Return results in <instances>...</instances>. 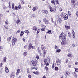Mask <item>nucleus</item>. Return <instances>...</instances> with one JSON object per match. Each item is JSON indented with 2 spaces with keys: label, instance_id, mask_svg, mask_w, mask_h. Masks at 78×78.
Returning a JSON list of instances; mask_svg holds the SVG:
<instances>
[{
  "label": "nucleus",
  "instance_id": "18",
  "mask_svg": "<svg viewBox=\"0 0 78 78\" xmlns=\"http://www.w3.org/2000/svg\"><path fill=\"white\" fill-rule=\"evenodd\" d=\"M72 33L73 34V38H75V32H74L73 30L72 31Z\"/></svg>",
  "mask_w": 78,
  "mask_h": 78
},
{
  "label": "nucleus",
  "instance_id": "54",
  "mask_svg": "<svg viewBox=\"0 0 78 78\" xmlns=\"http://www.w3.org/2000/svg\"><path fill=\"white\" fill-rule=\"evenodd\" d=\"M55 68V65L54 63H53L52 66V69H54Z\"/></svg>",
  "mask_w": 78,
  "mask_h": 78
},
{
  "label": "nucleus",
  "instance_id": "48",
  "mask_svg": "<svg viewBox=\"0 0 78 78\" xmlns=\"http://www.w3.org/2000/svg\"><path fill=\"white\" fill-rule=\"evenodd\" d=\"M31 16L32 17H33V18H34L35 17H36V15L34 14H33Z\"/></svg>",
  "mask_w": 78,
  "mask_h": 78
},
{
  "label": "nucleus",
  "instance_id": "59",
  "mask_svg": "<svg viewBox=\"0 0 78 78\" xmlns=\"http://www.w3.org/2000/svg\"><path fill=\"white\" fill-rule=\"evenodd\" d=\"M59 10L60 11H62V9L61 8H59Z\"/></svg>",
  "mask_w": 78,
  "mask_h": 78
},
{
  "label": "nucleus",
  "instance_id": "41",
  "mask_svg": "<svg viewBox=\"0 0 78 78\" xmlns=\"http://www.w3.org/2000/svg\"><path fill=\"white\" fill-rule=\"evenodd\" d=\"M46 70V71H47L48 70V67L47 66H45L44 68Z\"/></svg>",
  "mask_w": 78,
  "mask_h": 78
},
{
  "label": "nucleus",
  "instance_id": "27",
  "mask_svg": "<svg viewBox=\"0 0 78 78\" xmlns=\"http://www.w3.org/2000/svg\"><path fill=\"white\" fill-rule=\"evenodd\" d=\"M12 9H13V10H15V8H14V3L12 4Z\"/></svg>",
  "mask_w": 78,
  "mask_h": 78
},
{
  "label": "nucleus",
  "instance_id": "13",
  "mask_svg": "<svg viewBox=\"0 0 78 78\" xmlns=\"http://www.w3.org/2000/svg\"><path fill=\"white\" fill-rule=\"evenodd\" d=\"M37 51L40 55H42V53H41V51L40 50L39 47H38L37 48Z\"/></svg>",
  "mask_w": 78,
  "mask_h": 78
},
{
  "label": "nucleus",
  "instance_id": "19",
  "mask_svg": "<svg viewBox=\"0 0 78 78\" xmlns=\"http://www.w3.org/2000/svg\"><path fill=\"white\" fill-rule=\"evenodd\" d=\"M48 33L49 34H52V31L49 30L48 31L46 32V34Z\"/></svg>",
  "mask_w": 78,
  "mask_h": 78
},
{
  "label": "nucleus",
  "instance_id": "2",
  "mask_svg": "<svg viewBox=\"0 0 78 78\" xmlns=\"http://www.w3.org/2000/svg\"><path fill=\"white\" fill-rule=\"evenodd\" d=\"M32 65L34 67H35L36 65H37V62L38 61L37 60H34V61L32 60L31 61Z\"/></svg>",
  "mask_w": 78,
  "mask_h": 78
},
{
  "label": "nucleus",
  "instance_id": "35",
  "mask_svg": "<svg viewBox=\"0 0 78 78\" xmlns=\"http://www.w3.org/2000/svg\"><path fill=\"white\" fill-rule=\"evenodd\" d=\"M18 8L20 9H22V7L21 5H20V4H19Z\"/></svg>",
  "mask_w": 78,
  "mask_h": 78
},
{
  "label": "nucleus",
  "instance_id": "9",
  "mask_svg": "<svg viewBox=\"0 0 78 78\" xmlns=\"http://www.w3.org/2000/svg\"><path fill=\"white\" fill-rule=\"evenodd\" d=\"M37 9H38V7L37 6H34L33 7L32 10L34 11H35L37 10Z\"/></svg>",
  "mask_w": 78,
  "mask_h": 78
},
{
  "label": "nucleus",
  "instance_id": "52",
  "mask_svg": "<svg viewBox=\"0 0 78 78\" xmlns=\"http://www.w3.org/2000/svg\"><path fill=\"white\" fill-rule=\"evenodd\" d=\"M59 2H58V0H56V4H59Z\"/></svg>",
  "mask_w": 78,
  "mask_h": 78
},
{
  "label": "nucleus",
  "instance_id": "34",
  "mask_svg": "<svg viewBox=\"0 0 78 78\" xmlns=\"http://www.w3.org/2000/svg\"><path fill=\"white\" fill-rule=\"evenodd\" d=\"M51 3L52 4H54V5H56V3H55V1H54V0H52L51 1Z\"/></svg>",
  "mask_w": 78,
  "mask_h": 78
},
{
  "label": "nucleus",
  "instance_id": "7",
  "mask_svg": "<svg viewBox=\"0 0 78 78\" xmlns=\"http://www.w3.org/2000/svg\"><path fill=\"white\" fill-rule=\"evenodd\" d=\"M64 34V33L62 32L60 34V35L59 36V38L60 39H64V35L62 36V35Z\"/></svg>",
  "mask_w": 78,
  "mask_h": 78
},
{
  "label": "nucleus",
  "instance_id": "5",
  "mask_svg": "<svg viewBox=\"0 0 78 78\" xmlns=\"http://www.w3.org/2000/svg\"><path fill=\"white\" fill-rule=\"evenodd\" d=\"M43 22L46 25H47L48 24H50V22L48 21V20H47L46 18H44L43 19Z\"/></svg>",
  "mask_w": 78,
  "mask_h": 78
},
{
  "label": "nucleus",
  "instance_id": "58",
  "mask_svg": "<svg viewBox=\"0 0 78 78\" xmlns=\"http://www.w3.org/2000/svg\"><path fill=\"white\" fill-rule=\"evenodd\" d=\"M5 24H6V25H8V21H6L5 22Z\"/></svg>",
  "mask_w": 78,
  "mask_h": 78
},
{
  "label": "nucleus",
  "instance_id": "12",
  "mask_svg": "<svg viewBox=\"0 0 78 78\" xmlns=\"http://www.w3.org/2000/svg\"><path fill=\"white\" fill-rule=\"evenodd\" d=\"M67 56L68 58H72L73 56V55H72V54L71 53H68L67 55Z\"/></svg>",
  "mask_w": 78,
  "mask_h": 78
},
{
  "label": "nucleus",
  "instance_id": "50",
  "mask_svg": "<svg viewBox=\"0 0 78 78\" xmlns=\"http://www.w3.org/2000/svg\"><path fill=\"white\" fill-rule=\"evenodd\" d=\"M58 70V67H55V70L57 71Z\"/></svg>",
  "mask_w": 78,
  "mask_h": 78
},
{
  "label": "nucleus",
  "instance_id": "30",
  "mask_svg": "<svg viewBox=\"0 0 78 78\" xmlns=\"http://www.w3.org/2000/svg\"><path fill=\"white\" fill-rule=\"evenodd\" d=\"M47 59H48V62H50V57H47Z\"/></svg>",
  "mask_w": 78,
  "mask_h": 78
},
{
  "label": "nucleus",
  "instance_id": "6",
  "mask_svg": "<svg viewBox=\"0 0 78 78\" xmlns=\"http://www.w3.org/2000/svg\"><path fill=\"white\" fill-rule=\"evenodd\" d=\"M71 5L72 6H75V0H71Z\"/></svg>",
  "mask_w": 78,
  "mask_h": 78
},
{
  "label": "nucleus",
  "instance_id": "62",
  "mask_svg": "<svg viewBox=\"0 0 78 78\" xmlns=\"http://www.w3.org/2000/svg\"><path fill=\"white\" fill-rule=\"evenodd\" d=\"M32 48H33V49H35V46H32Z\"/></svg>",
  "mask_w": 78,
  "mask_h": 78
},
{
  "label": "nucleus",
  "instance_id": "36",
  "mask_svg": "<svg viewBox=\"0 0 78 78\" xmlns=\"http://www.w3.org/2000/svg\"><path fill=\"white\" fill-rule=\"evenodd\" d=\"M20 20H17L16 21V23L17 24H18L20 22Z\"/></svg>",
  "mask_w": 78,
  "mask_h": 78
},
{
  "label": "nucleus",
  "instance_id": "4",
  "mask_svg": "<svg viewBox=\"0 0 78 78\" xmlns=\"http://www.w3.org/2000/svg\"><path fill=\"white\" fill-rule=\"evenodd\" d=\"M17 41V38H12V44L13 46H14L15 45V42H16Z\"/></svg>",
  "mask_w": 78,
  "mask_h": 78
},
{
  "label": "nucleus",
  "instance_id": "61",
  "mask_svg": "<svg viewBox=\"0 0 78 78\" xmlns=\"http://www.w3.org/2000/svg\"><path fill=\"white\" fill-rule=\"evenodd\" d=\"M39 31H40V30H39L38 29L37 32V34H38L39 33Z\"/></svg>",
  "mask_w": 78,
  "mask_h": 78
},
{
  "label": "nucleus",
  "instance_id": "46",
  "mask_svg": "<svg viewBox=\"0 0 78 78\" xmlns=\"http://www.w3.org/2000/svg\"><path fill=\"white\" fill-rule=\"evenodd\" d=\"M11 39V37H10L7 39V41H10Z\"/></svg>",
  "mask_w": 78,
  "mask_h": 78
},
{
  "label": "nucleus",
  "instance_id": "23",
  "mask_svg": "<svg viewBox=\"0 0 78 78\" xmlns=\"http://www.w3.org/2000/svg\"><path fill=\"white\" fill-rule=\"evenodd\" d=\"M19 73H20V69H17V71L16 73V75H18Z\"/></svg>",
  "mask_w": 78,
  "mask_h": 78
},
{
  "label": "nucleus",
  "instance_id": "63",
  "mask_svg": "<svg viewBox=\"0 0 78 78\" xmlns=\"http://www.w3.org/2000/svg\"><path fill=\"white\" fill-rule=\"evenodd\" d=\"M38 22L39 24H41V20H38Z\"/></svg>",
  "mask_w": 78,
  "mask_h": 78
},
{
  "label": "nucleus",
  "instance_id": "53",
  "mask_svg": "<svg viewBox=\"0 0 78 78\" xmlns=\"http://www.w3.org/2000/svg\"><path fill=\"white\" fill-rule=\"evenodd\" d=\"M6 7L4 5L3 7V9H6Z\"/></svg>",
  "mask_w": 78,
  "mask_h": 78
},
{
  "label": "nucleus",
  "instance_id": "21",
  "mask_svg": "<svg viewBox=\"0 0 78 78\" xmlns=\"http://www.w3.org/2000/svg\"><path fill=\"white\" fill-rule=\"evenodd\" d=\"M32 47V44H31V43H30L29 45L28 50H30L31 48Z\"/></svg>",
  "mask_w": 78,
  "mask_h": 78
},
{
  "label": "nucleus",
  "instance_id": "45",
  "mask_svg": "<svg viewBox=\"0 0 78 78\" xmlns=\"http://www.w3.org/2000/svg\"><path fill=\"white\" fill-rule=\"evenodd\" d=\"M2 50H3V47L0 46V51H2Z\"/></svg>",
  "mask_w": 78,
  "mask_h": 78
},
{
  "label": "nucleus",
  "instance_id": "15",
  "mask_svg": "<svg viewBox=\"0 0 78 78\" xmlns=\"http://www.w3.org/2000/svg\"><path fill=\"white\" fill-rule=\"evenodd\" d=\"M14 77H15V74H14V73H12L10 75V78H14Z\"/></svg>",
  "mask_w": 78,
  "mask_h": 78
},
{
  "label": "nucleus",
  "instance_id": "44",
  "mask_svg": "<svg viewBox=\"0 0 78 78\" xmlns=\"http://www.w3.org/2000/svg\"><path fill=\"white\" fill-rule=\"evenodd\" d=\"M59 47H58L57 46L55 45V48L56 50H57V49H58Z\"/></svg>",
  "mask_w": 78,
  "mask_h": 78
},
{
  "label": "nucleus",
  "instance_id": "32",
  "mask_svg": "<svg viewBox=\"0 0 78 78\" xmlns=\"http://www.w3.org/2000/svg\"><path fill=\"white\" fill-rule=\"evenodd\" d=\"M24 33H27L28 35V34L29 33V31L27 30H25L24 31Z\"/></svg>",
  "mask_w": 78,
  "mask_h": 78
},
{
  "label": "nucleus",
  "instance_id": "28",
  "mask_svg": "<svg viewBox=\"0 0 78 78\" xmlns=\"http://www.w3.org/2000/svg\"><path fill=\"white\" fill-rule=\"evenodd\" d=\"M3 61L4 62H6V57H5L3 59Z\"/></svg>",
  "mask_w": 78,
  "mask_h": 78
},
{
  "label": "nucleus",
  "instance_id": "42",
  "mask_svg": "<svg viewBox=\"0 0 78 78\" xmlns=\"http://www.w3.org/2000/svg\"><path fill=\"white\" fill-rule=\"evenodd\" d=\"M46 63H47V59H44V64H46Z\"/></svg>",
  "mask_w": 78,
  "mask_h": 78
},
{
  "label": "nucleus",
  "instance_id": "29",
  "mask_svg": "<svg viewBox=\"0 0 78 78\" xmlns=\"http://www.w3.org/2000/svg\"><path fill=\"white\" fill-rule=\"evenodd\" d=\"M24 34V32L23 31H21V34H20V36H21V37H22V36Z\"/></svg>",
  "mask_w": 78,
  "mask_h": 78
},
{
  "label": "nucleus",
  "instance_id": "31",
  "mask_svg": "<svg viewBox=\"0 0 78 78\" xmlns=\"http://www.w3.org/2000/svg\"><path fill=\"white\" fill-rule=\"evenodd\" d=\"M21 4H22V5H24V4H25V1L23 0H21L20 1Z\"/></svg>",
  "mask_w": 78,
  "mask_h": 78
},
{
  "label": "nucleus",
  "instance_id": "47",
  "mask_svg": "<svg viewBox=\"0 0 78 78\" xmlns=\"http://www.w3.org/2000/svg\"><path fill=\"white\" fill-rule=\"evenodd\" d=\"M76 17H78V11H76Z\"/></svg>",
  "mask_w": 78,
  "mask_h": 78
},
{
  "label": "nucleus",
  "instance_id": "20",
  "mask_svg": "<svg viewBox=\"0 0 78 78\" xmlns=\"http://www.w3.org/2000/svg\"><path fill=\"white\" fill-rule=\"evenodd\" d=\"M62 22V20H61V18L59 19L57 21V22L58 23H61Z\"/></svg>",
  "mask_w": 78,
  "mask_h": 78
},
{
  "label": "nucleus",
  "instance_id": "33",
  "mask_svg": "<svg viewBox=\"0 0 78 78\" xmlns=\"http://www.w3.org/2000/svg\"><path fill=\"white\" fill-rule=\"evenodd\" d=\"M28 54V53L27 52H25L23 53V56H27V54Z\"/></svg>",
  "mask_w": 78,
  "mask_h": 78
},
{
  "label": "nucleus",
  "instance_id": "8",
  "mask_svg": "<svg viewBox=\"0 0 78 78\" xmlns=\"http://www.w3.org/2000/svg\"><path fill=\"white\" fill-rule=\"evenodd\" d=\"M65 74L66 76V77L67 78V75H69L70 74V72L69 71H66L65 72Z\"/></svg>",
  "mask_w": 78,
  "mask_h": 78
},
{
  "label": "nucleus",
  "instance_id": "64",
  "mask_svg": "<svg viewBox=\"0 0 78 78\" xmlns=\"http://www.w3.org/2000/svg\"><path fill=\"white\" fill-rule=\"evenodd\" d=\"M46 77H47V76H46L44 75L43 76L42 78H46Z\"/></svg>",
  "mask_w": 78,
  "mask_h": 78
},
{
  "label": "nucleus",
  "instance_id": "51",
  "mask_svg": "<svg viewBox=\"0 0 78 78\" xmlns=\"http://www.w3.org/2000/svg\"><path fill=\"white\" fill-rule=\"evenodd\" d=\"M29 69V68L27 69V71L28 73H30V70Z\"/></svg>",
  "mask_w": 78,
  "mask_h": 78
},
{
  "label": "nucleus",
  "instance_id": "3",
  "mask_svg": "<svg viewBox=\"0 0 78 78\" xmlns=\"http://www.w3.org/2000/svg\"><path fill=\"white\" fill-rule=\"evenodd\" d=\"M61 61L60 59H58L56 60V64L57 65L58 67H61Z\"/></svg>",
  "mask_w": 78,
  "mask_h": 78
},
{
  "label": "nucleus",
  "instance_id": "60",
  "mask_svg": "<svg viewBox=\"0 0 78 78\" xmlns=\"http://www.w3.org/2000/svg\"><path fill=\"white\" fill-rule=\"evenodd\" d=\"M72 46L73 47H75V45L74 44H72Z\"/></svg>",
  "mask_w": 78,
  "mask_h": 78
},
{
  "label": "nucleus",
  "instance_id": "17",
  "mask_svg": "<svg viewBox=\"0 0 78 78\" xmlns=\"http://www.w3.org/2000/svg\"><path fill=\"white\" fill-rule=\"evenodd\" d=\"M5 72L6 73H8V72H9V69H8V68L7 66H5Z\"/></svg>",
  "mask_w": 78,
  "mask_h": 78
},
{
  "label": "nucleus",
  "instance_id": "24",
  "mask_svg": "<svg viewBox=\"0 0 78 78\" xmlns=\"http://www.w3.org/2000/svg\"><path fill=\"white\" fill-rule=\"evenodd\" d=\"M49 8L50 9V11L51 12H53V8L51 7L50 5L49 6Z\"/></svg>",
  "mask_w": 78,
  "mask_h": 78
},
{
  "label": "nucleus",
  "instance_id": "11",
  "mask_svg": "<svg viewBox=\"0 0 78 78\" xmlns=\"http://www.w3.org/2000/svg\"><path fill=\"white\" fill-rule=\"evenodd\" d=\"M63 18L64 20H67L68 19V15H67V14L66 15V14H65V15H64Z\"/></svg>",
  "mask_w": 78,
  "mask_h": 78
},
{
  "label": "nucleus",
  "instance_id": "55",
  "mask_svg": "<svg viewBox=\"0 0 78 78\" xmlns=\"http://www.w3.org/2000/svg\"><path fill=\"white\" fill-rule=\"evenodd\" d=\"M75 72H78V68H76L75 69Z\"/></svg>",
  "mask_w": 78,
  "mask_h": 78
},
{
  "label": "nucleus",
  "instance_id": "26",
  "mask_svg": "<svg viewBox=\"0 0 78 78\" xmlns=\"http://www.w3.org/2000/svg\"><path fill=\"white\" fill-rule=\"evenodd\" d=\"M33 73H34V74H35V75H37L39 74V72H38V71L34 72Z\"/></svg>",
  "mask_w": 78,
  "mask_h": 78
},
{
  "label": "nucleus",
  "instance_id": "43",
  "mask_svg": "<svg viewBox=\"0 0 78 78\" xmlns=\"http://www.w3.org/2000/svg\"><path fill=\"white\" fill-rule=\"evenodd\" d=\"M68 13L69 16H71V14H72V13H71V12H70V11H69Z\"/></svg>",
  "mask_w": 78,
  "mask_h": 78
},
{
  "label": "nucleus",
  "instance_id": "22",
  "mask_svg": "<svg viewBox=\"0 0 78 78\" xmlns=\"http://www.w3.org/2000/svg\"><path fill=\"white\" fill-rule=\"evenodd\" d=\"M65 28L66 29L68 30L70 29V26H67V25H66L65 26Z\"/></svg>",
  "mask_w": 78,
  "mask_h": 78
},
{
  "label": "nucleus",
  "instance_id": "37",
  "mask_svg": "<svg viewBox=\"0 0 78 78\" xmlns=\"http://www.w3.org/2000/svg\"><path fill=\"white\" fill-rule=\"evenodd\" d=\"M68 34L69 37H70V36H71V34L70 33V32H68Z\"/></svg>",
  "mask_w": 78,
  "mask_h": 78
},
{
  "label": "nucleus",
  "instance_id": "14",
  "mask_svg": "<svg viewBox=\"0 0 78 78\" xmlns=\"http://www.w3.org/2000/svg\"><path fill=\"white\" fill-rule=\"evenodd\" d=\"M41 49L43 50V51H44L45 50V47L44 45H42L41 46Z\"/></svg>",
  "mask_w": 78,
  "mask_h": 78
},
{
  "label": "nucleus",
  "instance_id": "56",
  "mask_svg": "<svg viewBox=\"0 0 78 78\" xmlns=\"http://www.w3.org/2000/svg\"><path fill=\"white\" fill-rule=\"evenodd\" d=\"M45 29L44 28H42L41 29V31H45Z\"/></svg>",
  "mask_w": 78,
  "mask_h": 78
},
{
  "label": "nucleus",
  "instance_id": "40",
  "mask_svg": "<svg viewBox=\"0 0 78 78\" xmlns=\"http://www.w3.org/2000/svg\"><path fill=\"white\" fill-rule=\"evenodd\" d=\"M56 52H57V53H59L61 52V49H57L56 50Z\"/></svg>",
  "mask_w": 78,
  "mask_h": 78
},
{
  "label": "nucleus",
  "instance_id": "57",
  "mask_svg": "<svg viewBox=\"0 0 78 78\" xmlns=\"http://www.w3.org/2000/svg\"><path fill=\"white\" fill-rule=\"evenodd\" d=\"M45 64H46L45 65L46 66H49V64L48 62H47Z\"/></svg>",
  "mask_w": 78,
  "mask_h": 78
},
{
  "label": "nucleus",
  "instance_id": "10",
  "mask_svg": "<svg viewBox=\"0 0 78 78\" xmlns=\"http://www.w3.org/2000/svg\"><path fill=\"white\" fill-rule=\"evenodd\" d=\"M42 12L46 14H48V11L46 10H42Z\"/></svg>",
  "mask_w": 78,
  "mask_h": 78
},
{
  "label": "nucleus",
  "instance_id": "25",
  "mask_svg": "<svg viewBox=\"0 0 78 78\" xmlns=\"http://www.w3.org/2000/svg\"><path fill=\"white\" fill-rule=\"evenodd\" d=\"M37 27L36 26H34L33 27V30L36 31H37Z\"/></svg>",
  "mask_w": 78,
  "mask_h": 78
},
{
  "label": "nucleus",
  "instance_id": "38",
  "mask_svg": "<svg viewBox=\"0 0 78 78\" xmlns=\"http://www.w3.org/2000/svg\"><path fill=\"white\" fill-rule=\"evenodd\" d=\"M41 27L44 28H45V27H46V26H45V25L42 24V25H41Z\"/></svg>",
  "mask_w": 78,
  "mask_h": 78
},
{
  "label": "nucleus",
  "instance_id": "49",
  "mask_svg": "<svg viewBox=\"0 0 78 78\" xmlns=\"http://www.w3.org/2000/svg\"><path fill=\"white\" fill-rule=\"evenodd\" d=\"M18 9H19V8H18V7H17V6H16L15 7V10H18Z\"/></svg>",
  "mask_w": 78,
  "mask_h": 78
},
{
  "label": "nucleus",
  "instance_id": "1",
  "mask_svg": "<svg viewBox=\"0 0 78 78\" xmlns=\"http://www.w3.org/2000/svg\"><path fill=\"white\" fill-rule=\"evenodd\" d=\"M62 41L61 43V44L62 45H65L66 44V35L64 34L63 35V38Z\"/></svg>",
  "mask_w": 78,
  "mask_h": 78
},
{
  "label": "nucleus",
  "instance_id": "39",
  "mask_svg": "<svg viewBox=\"0 0 78 78\" xmlns=\"http://www.w3.org/2000/svg\"><path fill=\"white\" fill-rule=\"evenodd\" d=\"M36 57L37 59H39V55H36Z\"/></svg>",
  "mask_w": 78,
  "mask_h": 78
},
{
  "label": "nucleus",
  "instance_id": "16",
  "mask_svg": "<svg viewBox=\"0 0 78 78\" xmlns=\"http://www.w3.org/2000/svg\"><path fill=\"white\" fill-rule=\"evenodd\" d=\"M72 75H73L74 76V77H75L76 78H77V74H76V73H75L74 72H73L72 73Z\"/></svg>",
  "mask_w": 78,
  "mask_h": 78
}]
</instances>
